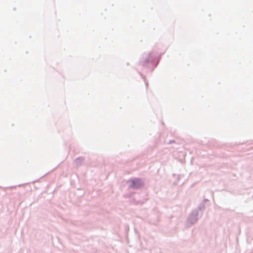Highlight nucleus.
Instances as JSON below:
<instances>
[{
	"label": "nucleus",
	"instance_id": "nucleus-1",
	"mask_svg": "<svg viewBox=\"0 0 253 253\" xmlns=\"http://www.w3.org/2000/svg\"><path fill=\"white\" fill-rule=\"evenodd\" d=\"M129 182V186L134 188L140 187L143 185L142 182L140 179L132 180H131Z\"/></svg>",
	"mask_w": 253,
	"mask_h": 253
}]
</instances>
